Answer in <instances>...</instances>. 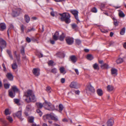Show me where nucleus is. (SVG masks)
<instances>
[{"instance_id": "f257e3e1", "label": "nucleus", "mask_w": 126, "mask_h": 126, "mask_svg": "<svg viewBox=\"0 0 126 126\" xmlns=\"http://www.w3.org/2000/svg\"><path fill=\"white\" fill-rule=\"evenodd\" d=\"M24 97H26L25 101L28 103L32 102H34L36 100L34 95L32 93V91L31 90H28L25 92Z\"/></svg>"}, {"instance_id": "f03ea898", "label": "nucleus", "mask_w": 126, "mask_h": 126, "mask_svg": "<svg viewBox=\"0 0 126 126\" xmlns=\"http://www.w3.org/2000/svg\"><path fill=\"white\" fill-rule=\"evenodd\" d=\"M59 15L61 16L60 18L61 21H64L67 24H68L70 22V16L69 13H64L63 14H60Z\"/></svg>"}, {"instance_id": "7ed1b4c3", "label": "nucleus", "mask_w": 126, "mask_h": 126, "mask_svg": "<svg viewBox=\"0 0 126 126\" xmlns=\"http://www.w3.org/2000/svg\"><path fill=\"white\" fill-rule=\"evenodd\" d=\"M43 107L46 109L49 110H52L54 108V107L53 105L46 100H45V102L43 103Z\"/></svg>"}, {"instance_id": "20e7f679", "label": "nucleus", "mask_w": 126, "mask_h": 126, "mask_svg": "<svg viewBox=\"0 0 126 126\" xmlns=\"http://www.w3.org/2000/svg\"><path fill=\"white\" fill-rule=\"evenodd\" d=\"M7 43L3 39L0 38V48L1 49V52L2 51V48L6 47Z\"/></svg>"}, {"instance_id": "39448f33", "label": "nucleus", "mask_w": 126, "mask_h": 126, "mask_svg": "<svg viewBox=\"0 0 126 126\" xmlns=\"http://www.w3.org/2000/svg\"><path fill=\"white\" fill-rule=\"evenodd\" d=\"M21 11V9L19 8L15 9L13 10V15L14 16H17L19 15Z\"/></svg>"}, {"instance_id": "423d86ee", "label": "nucleus", "mask_w": 126, "mask_h": 126, "mask_svg": "<svg viewBox=\"0 0 126 126\" xmlns=\"http://www.w3.org/2000/svg\"><path fill=\"white\" fill-rule=\"evenodd\" d=\"M65 40L67 44L69 45H72L74 43V39L70 37H66Z\"/></svg>"}, {"instance_id": "0eeeda50", "label": "nucleus", "mask_w": 126, "mask_h": 126, "mask_svg": "<svg viewBox=\"0 0 126 126\" xmlns=\"http://www.w3.org/2000/svg\"><path fill=\"white\" fill-rule=\"evenodd\" d=\"M70 12L74 16L76 19L78 21L79 19L78 17V11L76 10H71Z\"/></svg>"}, {"instance_id": "6e6552de", "label": "nucleus", "mask_w": 126, "mask_h": 126, "mask_svg": "<svg viewBox=\"0 0 126 126\" xmlns=\"http://www.w3.org/2000/svg\"><path fill=\"white\" fill-rule=\"evenodd\" d=\"M114 120L113 118L110 119L107 122V126H112L114 124Z\"/></svg>"}, {"instance_id": "1a4fd4ad", "label": "nucleus", "mask_w": 126, "mask_h": 126, "mask_svg": "<svg viewBox=\"0 0 126 126\" xmlns=\"http://www.w3.org/2000/svg\"><path fill=\"white\" fill-rule=\"evenodd\" d=\"M40 70L38 68H34L33 71V72L35 76H38L40 75Z\"/></svg>"}, {"instance_id": "9d476101", "label": "nucleus", "mask_w": 126, "mask_h": 126, "mask_svg": "<svg viewBox=\"0 0 126 126\" xmlns=\"http://www.w3.org/2000/svg\"><path fill=\"white\" fill-rule=\"evenodd\" d=\"M6 28V26L4 23H0V31H3Z\"/></svg>"}, {"instance_id": "9b49d317", "label": "nucleus", "mask_w": 126, "mask_h": 126, "mask_svg": "<svg viewBox=\"0 0 126 126\" xmlns=\"http://www.w3.org/2000/svg\"><path fill=\"white\" fill-rule=\"evenodd\" d=\"M70 58L72 62L74 63H75L77 60V58L74 55L70 56Z\"/></svg>"}, {"instance_id": "f8f14e48", "label": "nucleus", "mask_w": 126, "mask_h": 126, "mask_svg": "<svg viewBox=\"0 0 126 126\" xmlns=\"http://www.w3.org/2000/svg\"><path fill=\"white\" fill-rule=\"evenodd\" d=\"M11 89L15 93H19V91L16 86L15 85H13L12 86Z\"/></svg>"}, {"instance_id": "ddd939ff", "label": "nucleus", "mask_w": 126, "mask_h": 126, "mask_svg": "<svg viewBox=\"0 0 126 126\" xmlns=\"http://www.w3.org/2000/svg\"><path fill=\"white\" fill-rule=\"evenodd\" d=\"M22 112L21 111H19L17 113H16L15 115L16 116L18 117L22 121L23 120V118L21 117V115Z\"/></svg>"}, {"instance_id": "4468645a", "label": "nucleus", "mask_w": 126, "mask_h": 126, "mask_svg": "<svg viewBox=\"0 0 126 126\" xmlns=\"http://www.w3.org/2000/svg\"><path fill=\"white\" fill-rule=\"evenodd\" d=\"M111 74L114 77L117 75V70L116 69L114 68H112L111 69Z\"/></svg>"}, {"instance_id": "2eb2a0df", "label": "nucleus", "mask_w": 126, "mask_h": 126, "mask_svg": "<svg viewBox=\"0 0 126 126\" xmlns=\"http://www.w3.org/2000/svg\"><path fill=\"white\" fill-rule=\"evenodd\" d=\"M59 33L58 32H56L53 36V38L56 41L58 39Z\"/></svg>"}, {"instance_id": "dca6fc26", "label": "nucleus", "mask_w": 126, "mask_h": 126, "mask_svg": "<svg viewBox=\"0 0 126 126\" xmlns=\"http://www.w3.org/2000/svg\"><path fill=\"white\" fill-rule=\"evenodd\" d=\"M35 30V29L33 27L32 28L31 27H29L28 28L25 29V32L26 33H27L29 32H31L32 31H34Z\"/></svg>"}, {"instance_id": "f3484780", "label": "nucleus", "mask_w": 126, "mask_h": 126, "mask_svg": "<svg viewBox=\"0 0 126 126\" xmlns=\"http://www.w3.org/2000/svg\"><path fill=\"white\" fill-rule=\"evenodd\" d=\"M50 114V119H51L54 120L56 121H57L58 120L57 116H55L54 114L52 113H51Z\"/></svg>"}, {"instance_id": "a211bd4d", "label": "nucleus", "mask_w": 126, "mask_h": 126, "mask_svg": "<svg viewBox=\"0 0 126 126\" xmlns=\"http://www.w3.org/2000/svg\"><path fill=\"white\" fill-rule=\"evenodd\" d=\"M6 77L10 80H12L13 79V77L11 73H8L6 75Z\"/></svg>"}, {"instance_id": "6ab92c4d", "label": "nucleus", "mask_w": 126, "mask_h": 126, "mask_svg": "<svg viewBox=\"0 0 126 126\" xmlns=\"http://www.w3.org/2000/svg\"><path fill=\"white\" fill-rule=\"evenodd\" d=\"M56 55L58 57L61 58H63L64 57V55L62 52H58L56 54Z\"/></svg>"}, {"instance_id": "aec40b11", "label": "nucleus", "mask_w": 126, "mask_h": 126, "mask_svg": "<svg viewBox=\"0 0 126 126\" xmlns=\"http://www.w3.org/2000/svg\"><path fill=\"white\" fill-rule=\"evenodd\" d=\"M24 19L25 21L28 23L30 20V18L29 16L27 15H25L24 16Z\"/></svg>"}, {"instance_id": "412c9836", "label": "nucleus", "mask_w": 126, "mask_h": 126, "mask_svg": "<svg viewBox=\"0 0 126 126\" xmlns=\"http://www.w3.org/2000/svg\"><path fill=\"white\" fill-rule=\"evenodd\" d=\"M77 83L74 82H72L69 85V86L72 88H77Z\"/></svg>"}, {"instance_id": "4be33fe9", "label": "nucleus", "mask_w": 126, "mask_h": 126, "mask_svg": "<svg viewBox=\"0 0 126 126\" xmlns=\"http://www.w3.org/2000/svg\"><path fill=\"white\" fill-rule=\"evenodd\" d=\"M88 89L89 91L91 93H94L95 92L94 89L91 85H90L88 86Z\"/></svg>"}, {"instance_id": "5701e85b", "label": "nucleus", "mask_w": 126, "mask_h": 126, "mask_svg": "<svg viewBox=\"0 0 126 126\" xmlns=\"http://www.w3.org/2000/svg\"><path fill=\"white\" fill-rule=\"evenodd\" d=\"M11 66L13 69H16L18 67L16 63L15 62H14L12 64Z\"/></svg>"}, {"instance_id": "b1692460", "label": "nucleus", "mask_w": 126, "mask_h": 126, "mask_svg": "<svg viewBox=\"0 0 126 126\" xmlns=\"http://www.w3.org/2000/svg\"><path fill=\"white\" fill-rule=\"evenodd\" d=\"M9 96L12 98L14 97L15 95V93L13 92L10 90H9Z\"/></svg>"}, {"instance_id": "393cba45", "label": "nucleus", "mask_w": 126, "mask_h": 126, "mask_svg": "<svg viewBox=\"0 0 126 126\" xmlns=\"http://www.w3.org/2000/svg\"><path fill=\"white\" fill-rule=\"evenodd\" d=\"M97 93L98 95L99 96H101L103 94L102 91L100 89H97Z\"/></svg>"}, {"instance_id": "a878e982", "label": "nucleus", "mask_w": 126, "mask_h": 126, "mask_svg": "<svg viewBox=\"0 0 126 126\" xmlns=\"http://www.w3.org/2000/svg\"><path fill=\"white\" fill-rule=\"evenodd\" d=\"M107 90L109 91H112L114 89L112 85H109L107 87Z\"/></svg>"}, {"instance_id": "bb28decb", "label": "nucleus", "mask_w": 126, "mask_h": 126, "mask_svg": "<svg viewBox=\"0 0 126 126\" xmlns=\"http://www.w3.org/2000/svg\"><path fill=\"white\" fill-rule=\"evenodd\" d=\"M20 29L22 33H24V30L26 29V27L25 26L23 25H22L20 26Z\"/></svg>"}, {"instance_id": "cd10ccee", "label": "nucleus", "mask_w": 126, "mask_h": 126, "mask_svg": "<svg viewBox=\"0 0 126 126\" xmlns=\"http://www.w3.org/2000/svg\"><path fill=\"white\" fill-rule=\"evenodd\" d=\"M36 104L37 107L39 108H41L43 106V104H42L39 102H37Z\"/></svg>"}, {"instance_id": "c85d7f7f", "label": "nucleus", "mask_w": 126, "mask_h": 126, "mask_svg": "<svg viewBox=\"0 0 126 126\" xmlns=\"http://www.w3.org/2000/svg\"><path fill=\"white\" fill-rule=\"evenodd\" d=\"M101 68L103 69H107L109 68L108 65L107 63H104L101 65Z\"/></svg>"}, {"instance_id": "c756f323", "label": "nucleus", "mask_w": 126, "mask_h": 126, "mask_svg": "<svg viewBox=\"0 0 126 126\" xmlns=\"http://www.w3.org/2000/svg\"><path fill=\"white\" fill-rule=\"evenodd\" d=\"M119 16L121 17H123L125 16V15L121 11L119 10Z\"/></svg>"}, {"instance_id": "7c9ffc66", "label": "nucleus", "mask_w": 126, "mask_h": 126, "mask_svg": "<svg viewBox=\"0 0 126 126\" xmlns=\"http://www.w3.org/2000/svg\"><path fill=\"white\" fill-rule=\"evenodd\" d=\"M6 119L7 120L11 123L12 122L13 119L12 117L10 116H8L6 117Z\"/></svg>"}, {"instance_id": "2f4dec72", "label": "nucleus", "mask_w": 126, "mask_h": 126, "mask_svg": "<svg viewBox=\"0 0 126 126\" xmlns=\"http://www.w3.org/2000/svg\"><path fill=\"white\" fill-rule=\"evenodd\" d=\"M87 58L88 60H91L93 59L94 58L92 55L90 54H89L87 55Z\"/></svg>"}, {"instance_id": "473e14b6", "label": "nucleus", "mask_w": 126, "mask_h": 126, "mask_svg": "<svg viewBox=\"0 0 126 126\" xmlns=\"http://www.w3.org/2000/svg\"><path fill=\"white\" fill-rule=\"evenodd\" d=\"M59 69L60 72L61 73H63L64 74L66 72L64 68L63 67H61Z\"/></svg>"}, {"instance_id": "72a5a7b5", "label": "nucleus", "mask_w": 126, "mask_h": 126, "mask_svg": "<svg viewBox=\"0 0 126 126\" xmlns=\"http://www.w3.org/2000/svg\"><path fill=\"white\" fill-rule=\"evenodd\" d=\"M7 52L9 55V57H10V59L11 60H13V58L11 54V51L8 50H7Z\"/></svg>"}, {"instance_id": "f704fd0d", "label": "nucleus", "mask_w": 126, "mask_h": 126, "mask_svg": "<svg viewBox=\"0 0 126 126\" xmlns=\"http://www.w3.org/2000/svg\"><path fill=\"white\" fill-rule=\"evenodd\" d=\"M93 67L94 69L99 70V67L97 63H95L93 65Z\"/></svg>"}, {"instance_id": "c9c22d12", "label": "nucleus", "mask_w": 126, "mask_h": 126, "mask_svg": "<svg viewBox=\"0 0 126 126\" xmlns=\"http://www.w3.org/2000/svg\"><path fill=\"white\" fill-rule=\"evenodd\" d=\"M123 61V60L122 58H119L116 61V63H122Z\"/></svg>"}, {"instance_id": "e433bc0d", "label": "nucleus", "mask_w": 126, "mask_h": 126, "mask_svg": "<svg viewBox=\"0 0 126 126\" xmlns=\"http://www.w3.org/2000/svg\"><path fill=\"white\" fill-rule=\"evenodd\" d=\"M28 121L30 123H32L33 122L34 118L32 117H29L28 118Z\"/></svg>"}, {"instance_id": "4c0bfd02", "label": "nucleus", "mask_w": 126, "mask_h": 126, "mask_svg": "<svg viewBox=\"0 0 126 126\" xmlns=\"http://www.w3.org/2000/svg\"><path fill=\"white\" fill-rule=\"evenodd\" d=\"M11 112L9 111L8 109H6L5 110V114L6 115H9L10 114Z\"/></svg>"}, {"instance_id": "58836bf2", "label": "nucleus", "mask_w": 126, "mask_h": 126, "mask_svg": "<svg viewBox=\"0 0 126 126\" xmlns=\"http://www.w3.org/2000/svg\"><path fill=\"white\" fill-rule=\"evenodd\" d=\"M125 28H123L121 30L120 32V34L121 35H123L125 32Z\"/></svg>"}, {"instance_id": "ea45409f", "label": "nucleus", "mask_w": 126, "mask_h": 126, "mask_svg": "<svg viewBox=\"0 0 126 126\" xmlns=\"http://www.w3.org/2000/svg\"><path fill=\"white\" fill-rule=\"evenodd\" d=\"M64 37L65 36H64V34L63 33H62V34L60 36L59 39L60 41H63V40Z\"/></svg>"}, {"instance_id": "a19ab883", "label": "nucleus", "mask_w": 126, "mask_h": 126, "mask_svg": "<svg viewBox=\"0 0 126 126\" xmlns=\"http://www.w3.org/2000/svg\"><path fill=\"white\" fill-rule=\"evenodd\" d=\"M14 101L18 105H20L19 103L20 100L18 99H14Z\"/></svg>"}, {"instance_id": "79ce46f5", "label": "nucleus", "mask_w": 126, "mask_h": 126, "mask_svg": "<svg viewBox=\"0 0 126 126\" xmlns=\"http://www.w3.org/2000/svg\"><path fill=\"white\" fill-rule=\"evenodd\" d=\"M36 112L37 113L39 114L40 116H41L42 114V113L41 111L39 109H38L36 110Z\"/></svg>"}, {"instance_id": "37998d69", "label": "nucleus", "mask_w": 126, "mask_h": 126, "mask_svg": "<svg viewBox=\"0 0 126 126\" xmlns=\"http://www.w3.org/2000/svg\"><path fill=\"white\" fill-rule=\"evenodd\" d=\"M59 110L61 111L63 110V107L62 104H60L59 105Z\"/></svg>"}, {"instance_id": "c03bdc74", "label": "nucleus", "mask_w": 126, "mask_h": 126, "mask_svg": "<svg viewBox=\"0 0 126 126\" xmlns=\"http://www.w3.org/2000/svg\"><path fill=\"white\" fill-rule=\"evenodd\" d=\"M91 11L93 13H96L97 12V10L96 8L94 7L92 9Z\"/></svg>"}, {"instance_id": "a18cd8bd", "label": "nucleus", "mask_w": 126, "mask_h": 126, "mask_svg": "<svg viewBox=\"0 0 126 126\" xmlns=\"http://www.w3.org/2000/svg\"><path fill=\"white\" fill-rule=\"evenodd\" d=\"M57 70L56 68H55L52 69L51 71V72L53 73H55L57 72Z\"/></svg>"}, {"instance_id": "49530a36", "label": "nucleus", "mask_w": 126, "mask_h": 126, "mask_svg": "<svg viewBox=\"0 0 126 126\" xmlns=\"http://www.w3.org/2000/svg\"><path fill=\"white\" fill-rule=\"evenodd\" d=\"M10 85V84L7 83L4 84V87L6 89H8L9 88Z\"/></svg>"}, {"instance_id": "de8ad7c7", "label": "nucleus", "mask_w": 126, "mask_h": 126, "mask_svg": "<svg viewBox=\"0 0 126 126\" xmlns=\"http://www.w3.org/2000/svg\"><path fill=\"white\" fill-rule=\"evenodd\" d=\"M50 114H47L44 116V118L47 119H50Z\"/></svg>"}, {"instance_id": "09e8293b", "label": "nucleus", "mask_w": 126, "mask_h": 126, "mask_svg": "<svg viewBox=\"0 0 126 126\" xmlns=\"http://www.w3.org/2000/svg\"><path fill=\"white\" fill-rule=\"evenodd\" d=\"M53 62L52 60H50L48 62V65L50 66L53 65Z\"/></svg>"}, {"instance_id": "8fccbe9b", "label": "nucleus", "mask_w": 126, "mask_h": 126, "mask_svg": "<svg viewBox=\"0 0 126 126\" xmlns=\"http://www.w3.org/2000/svg\"><path fill=\"white\" fill-rule=\"evenodd\" d=\"M36 54L38 55L39 57H43V55L40 52H37Z\"/></svg>"}, {"instance_id": "3c124183", "label": "nucleus", "mask_w": 126, "mask_h": 126, "mask_svg": "<svg viewBox=\"0 0 126 126\" xmlns=\"http://www.w3.org/2000/svg\"><path fill=\"white\" fill-rule=\"evenodd\" d=\"M24 49V47H22V49H21V53L23 55L25 53Z\"/></svg>"}, {"instance_id": "603ef678", "label": "nucleus", "mask_w": 126, "mask_h": 126, "mask_svg": "<svg viewBox=\"0 0 126 126\" xmlns=\"http://www.w3.org/2000/svg\"><path fill=\"white\" fill-rule=\"evenodd\" d=\"M51 88L49 86L47 87L46 88V90L48 93H50L51 92Z\"/></svg>"}, {"instance_id": "864d4df0", "label": "nucleus", "mask_w": 126, "mask_h": 126, "mask_svg": "<svg viewBox=\"0 0 126 126\" xmlns=\"http://www.w3.org/2000/svg\"><path fill=\"white\" fill-rule=\"evenodd\" d=\"M76 43L78 45H80L81 42V41L79 39L76 40Z\"/></svg>"}, {"instance_id": "5fc2aeb1", "label": "nucleus", "mask_w": 126, "mask_h": 126, "mask_svg": "<svg viewBox=\"0 0 126 126\" xmlns=\"http://www.w3.org/2000/svg\"><path fill=\"white\" fill-rule=\"evenodd\" d=\"M72 27L73 29H75L77 27V25L75 24H72Z\"/></svg>"}, {"instance_id": "6e6d98bb", "label": "nucleus", "mask_w": 126, "mask_h": 126, "mask_svg": "<svg viewBox=\"0 0 126 126\" xmlns=\"http://www.w3.org/2000/svg\"><path fill=\"white\" fill-rule=\"evenodd\" d=\"M14 57H16V59L18 61L19 60L18 59V57L17 55H16V51H14Z\"/></svg>"}, {"instance_id": "4d7b16f0", "label": "nucleus", "mask_w": 126, "mask_h": 126, "mask_svg": "<svg viewBox=\"0 0 126 126\" xmlns=\"http://www.w3.org/2000/svg\"><path fill=\"white\" fill-rule=\"evenodd\" d=\"M9 29H13L14 28V26L12 24H10L9 25Z\"/></svg>"}, {"instance_id": "13d9d810", "label": "nucleus", "mask_w": 126, "mask_h": 126, "mask_svg": "<svg viewBox=\"0 0 126 126\" xmlns=\"http://www.w3.org/2000/svg\"><path fill=\"white\" fill-rule=\"evenodd\" d=\"M26 39L28 43H30L31 41L30 39L28 37L26 38Z\"/></svg>"}, {"instance_id": "bf43d9fd", "label": "nucleus", "mask_w": 126, "mask_h": 126, "mask_svg": "<svg viewBox=\"0 0 126 126\" xmlns=\"http://www.w3.org/2000/svg\"><path fill=\"white\" fill-rule=\"evenodd\" d=\"M101 31L103 33H105L108 32L107 30H104L103 29L101 30Z\"/></svg>"}, {"instance_id": "052dcab7", "label": "nucleus", "mask_w": 126, "mask_h": 126, "mask_svg": "<svg viewBox=\"0 0 126 126\" xmlns=\"http://www.w3.org/2000/svg\"><path fill=\"white\" fill-rule=\"evenodd\" d=\"M2 66L3 68V70L4 71H6V68L5 67V64L3 63L2 65Z\"/></svg>"}, {"instance_id": "680f3d73", "label": "nucleus", "mask_w": 126, "mask_h": 126, "mask_svg": "<svg viewBox=\"0 0 126 126\" xmlns=\"http://www.w3.org/2000/svg\"><path fill=\"white\" fill-rule=\"evenodd\" d=\"M65 79L64 78H62L61 79V82L62 83H64L65 82Z\"/></svg>"}, {"instance_id": "e2e57ef3", "label": "nucleus", "mask_w": 126, "mask_h": 126, "mask_svg": "<svg viewBox=\"0 0 126 126\" xmlns=\"http://www.w3.org/2000/svg\"><path fill=\"white\" fill-rule=\"evenodd\" d=\"M65 0H54L56 2H61L64 1Z\"/></svg>"}, {"instance_id": "0e129e2a", "label": "nucleus", "mask_w": 126, "mask_h": 126, "mask_svg": "<svg viewBox=\"0 0 126 126\" xmlns=\"http://www.w3.org/2000/svg\"><path fill=\"white\" fill-rule=\"evenodd\" d=\"M105 4L104 3H102L101 5V7L102 8H104L105 7Z\"/></svg>"}, {"instance_id": "69168bd1", "label": "nucleus", "mask_w": 126, "mask_h": 126, "mask_svg": "<svg viewBox=\"0 0 126 126\" xmlns=\"http://www.w3.org/2000/svg\"><path fill=\"white\" fill-rule=\"evenodd\" d=\"M74 70L77 74L78 75L79 74V72L78 70L77 69H74Z\"/></svg>"}, {"instance_id": "338daca9", "label": "nucleus", "mask_w": 126, "mask_h": 126, "mask_svg": "<svg viewBox=\"0 0 126 126\" xmlns=\"http://www.w3.org/2000/svg\"><path fill=\"white\" fill-rule=\"evenodd\" d=\"M51 15L53 16H55V14L54 12L53 11H52L50 13Z\"/></svg>"}, {"instance_id": "774afa93", "label": "nucleus", "mask_w": 126, "mask_h": 126, "mask_svg": "<svg viewBox=\"0 0 126 126\" xmlns=\"http://www.w3.org/2000/svg\"><path fill=\"white\" fill-rule=\"evenodd\" d=\"M30 107L31 106L30 105H28L27 106L26 109L28 110V109H30Z\"/></svg>"}]
</instances>
